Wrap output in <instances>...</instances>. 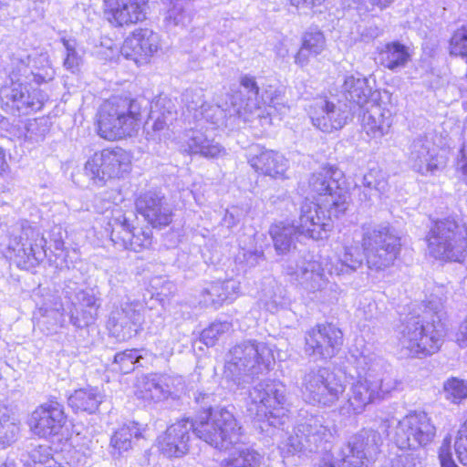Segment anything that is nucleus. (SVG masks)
<instances>
[{"label": "nucleus", "mask_w": 467, "mask_h": 467, "mask_svg": "<svg viewBox=\"0 0 467 467\" xmlns=\"http://www.w3.org/2000/svg\"><path fill=\"white\" fill-rule=\"evenodd\" d=\"M212 420L182 419L167 428L157 439L159 451L166 457H182L189 451L192 432L212 447L226 451L242 441V427L229 410L213 414Z\"/></svg>", "instance_id": "nucleus-1"}, {"label": "nucleus", "mask_w": 467, "mask_h": 467, "mask_svg": "<svg viewBox=\"0 0 467 467\" xmlns=\"http://www.w3.org/2000/svg\"><path fill=\"white\" fill-rule=\"evenodd\" d=\"M274 356L265 342L254 339L244 340L228 352L224 377L239 388H244L251 379L269 370Z\"/></svg>", "instance_id": "nucleus-2"}, {"label": "nucleus", "mask_w": 467, "mask_h": 467, "mask_svg": "<svg viewBox=\"0 0 467 467\" xmlns=\"http://www.w3.org/2000/svg\"><path fill=\"white\" fill-rule=\"evenodd\" d=\"M141 123V105L138 99L112 97L100 107L98 134L108 140L135 135Z\"/></svg>", "instance_id": "nucleus-3"}, {"label": "nucleus", "mask_w": 467, "mask_h": 467, "mask_svg": "<svg viewBox=\"0 0 467 467\" xmlns=\"http://www.w3.org/2000/svg\"><path fill=\"white\" fill-rule=\"evenodd\" d=\"M441 306V298L428 299L423 314L410 318V356L424 358L440 349L445 336Z\"/></svg>", "instance_id": "nucleus-4"}, {"label": "nucleus", "mask_w": 467, "mask_h": 467, "mask_svg": "<svg viewBox=\"0 0 467 467\" xmlns=\"http://www.w3.org/2000/svg\"><path fill=\"white\" fill-rule=\"evenodd\" d=\"M285 392V386L279 381L264 380L257 383L249 391V415L259 421L266 420L274 427L284 425L289 412Z\"/></svg>", "instance_id": "nucleus-5"}, {"label": "nucleus", "mask_w": 467, "mask_h": 467, "mask_svg": "<svg viewBox=\"0 0 467 467\" xmlns=\"http://www.w3.org/2000/svg\"><path fill=\"white\" fill-rule=\"evenodd\" d=\"M358 379L354 382L348 391V400L341 407L342 414H360L366 407L377 400H381L382 388L379 381L375 379V372L381 368V360L372 356H360L356 360Z\"/></svg>", "instance_id": "nucleus-6"}, {"label": "nucleus", "mask_w": 467, "mask_h": 467, "mask_svg": "<svg viewBox=\"0 0 467 467\" xmlns=\"http://www.w3.org/2000/svg\"><path fill=\"white\" fill-rule=\"evenodd\" d=\"M45 244L38 230L27 221H19L8 230L4 243L6 247L5 257L14 260L21 268L33 267L45 257Z\"/></svg>", "instance_id": "nucleus-7"}, {"label": "nucleus", "mask_w": 467, "mask_h": 467, "mask_svg": "<svg viewBox=\"0 0 467 467\" xmlns=\"http://www.w3.org/2000/svg\"><path fill=\"white\" fill-rule=\"evenodd\" d=\"M428 242L430 254L436 259L462 262L467 255V228L454 220L436 222Z\"/></svg>", "instance_id": "nucleus-8"}, {"label": "nucleus", "mask_w": 467, "mask_h": 467, "mask_svg": "<svg viewBox=\"0 0 467 467\" xmlns=\"http://www.w3.org/2000/svg\"><path fill=\"white\" fill-rule=\"evenodd\" d=\"M362 247L370 269L381 270L393 264L400 252V238L387 224L363 226Z\"/></svg>", "instance_id": "nucleus-9"}, {"label": "nucleus", "mask_w": 467, "mask_h": 467, "mask_svg": "<svg viewBox=\"0 0 467 467\" xmlns=\"http://www.w3.org/2000/svg\"><path fill=\"white\" fill-rule=\"evenodd\" d=\"M345 389L346 386L341 379L328 368H311L302 377V395L309 404L331 407L339 400Z\"/></svg>", "instance_id": "nucleus-10"}, {"label": "nucleus", "mask_w": 467, "mask_h": 467, "mask_svg": "<svg viewBox=\"0 0 467 467\" xmlns=\"http://www.w3.org/2000/svg\"><path fill=\"white\" fill-rule=\"evenodd\" d=\"M299 420L286 441L282 450L287 454L312 453L325 449V444L332 437L330 429L324 424L321 418L307 415L306 412L299 414Z\"/></svg>", "instance_id": "nucleus-11"}, {"label": "nucleus", "mask_w": 467, "mask_h": 467, "mask_svg": "<svg viewBox=\"0 0 467 467\" xmlns=\"http://www.w3.org/2000/svg\"><path fill=\"white\" fill-rule=\"evenodd\" d=\"M340 177V171L329 167L312 174L309 179V190L313 198L324 208H329V213L335 217L344 214L348 206L349 196L339 186Z\"/></svg>", "instance_id": "nucleus-12"}, {"label": "nucleus", "mask_w": 467, "mask_h": 467, "mask_svg": "<svg viewBox=\"0 0 467 467\" xmlns=\"http://www.w3.org/2000/svg\"><path fill=\"white\" fill-rule=\"evenodd\" d=\"M381 445L382 438L378 431L362 430L339 450L334 461L324 459L320 467H361L364 460L378 454Z\"/></svg>", "instance_id": "nucleus-13"}, {"label": "nucleus", "mask_w": 467, "mask_h": 467, "mask_svg": "<svg viewBox=\"0 0 467 467\" xmlns=\"http://www.w3.org/2000/svg\"><path fill=\"white\" fill-rule=\"evenodd\" d=\"M130 169V157L120 148L95 152L85 164L86 174L99 185H103L109 179L123 176Z\"/></svg>", "instance_id": "nucleus-14"}, {"label": "nucleus", "mask_w": 467, "mask_h": 467, "mask_svg": "<svg viewBox=\"0 0 467 467\" xmlns=\"http://www.w3.org/2000/svg\"><path fill=\"white\" fill-rule=\"evenodd\" d=\"M110 229V240L118 249L130 250L136 253L149 248L152 242L150 229H137L129 223V218L119 207H115L108 216Z\"/></svg>", "instance_id": "nucleus-15"}, {"label": "nucleus", "mask_w": 467, "mask_h": 467, "mask_svg": "<svg viewBox=\"0 0 467 467\" xmlns=\"http://www.w3.org/2000/svg\"><path fill=\"white\" fill-rule=\"evenodd\" d=\"M143 306L136 300L121 299L109 312L108 328L119 340H128L142 330Z\"/></svg>", "instance_id": "nucleus-16"}, {"label": "nucleus", "mask_w": 467, "mask_h": 467, "mask_svg": "<svg viewBox=\"0 0 467 467\" xmlns=\"http://www.w3.org/2000/svg\"><path fill=\"white\" fill-rule=\"evenodd\" d=\"M308 115L316 128L330 133L347 124L352 115V107L339 99L319 98L310 104Z\"/></svg>", "instance_id": "nucleus-17"}, {"label": "nucleus", "mask_w": 467, "mask_h": 467, "mask_svg": "<svg viewBox=\"0 0 467 467\" xmlns=\"http://www.w3.org/2000/svg\"><path fill=\"white\" fill-rule=\"evenodd\" d=\"M328 263L323 266L319 261L300 257L286 265L285 273L290 276L291 281L302 289L308 293H316L324 290L327 285L330 286V289L337 286L328 282Z\"/></svg>", "instance_id": "nucleus-18"}, {"label": "nucleus", "mask_w": 467, "mask_h": 467, "mask_svg": "<svg viewBox=\"0 0 467 467\" xmlns=\"http://www.w3.org/2000/svg\"><path fill=\"white\" fill-rule=\"evenodd\" d=\"M343 344L340 329L331 324L317 325L306 332L305 353L315 360L336 356Z\"/></svg>", "instance_id": "nucleus-19"}, {"label": "nucleus", "mask_w": 467, "mask_h": 467, "mask_svg": "<svg viewBox=\"0 0 467 467\" xmlns=\"http://www.w3.org/2000/svg\"><path fill=\"white\" fill-rule=\"evenodd\" d=\"M31 82L18 78L1 88V99L19 114L27 115L40 110L47 100V96L39 88H33Z\"/></svg>", "instance_id": "nucleus-20"}, {"label": "nucleus", "mask_w": 467, "mask_h": 467, "mask_svg": "<svg viewBox=\"0 0 467 467\" xmlns=\"http://www.w3.org/2000/svg\"><path fill=\"white\" fill-rule=\"evenodd\" d=\"M329 208L313 202H305L300 209V216L296 222L298 235L313 240H322L328 236L333 228Z\"/></svg>", "instance_id": "nucleus-21"}, {"label": "nucleus", "mask_w": 467, "mask_h": 467, "mask_svg": "<svg viewBox=\"0 0 467 467\" xmlns=\"http://www.w3.org/2000/svg\"><path fill=\"white\" fill-rule=\"evenodd\" d=\"M66 422L64 407L56 400H49L36 407L28 420L31 431L40 438L59 435Z\"/></svg>", "instance_id": "nucleus-22"}, {"label": "nucleus", "mask_w": 467, "mask_h": 467, "mask_svg": "<svg viewBox=\"0 0 467 467\" xmlns=\"http://www.w3.org/2000/svg\"><path fill=\"white\" fill-rule=\"evenodd\" d=\"M66 296L71 302L70 323L77 328H84L93 324L99 308V298L92 289H73L67 286Z\"/></svg>", "instance_id": "nucleus-23"}, {"label": "nucleus", "mask_w": 467, "mask_h": 467, "mask_svg": "<svg viewBox=\"0 0 467 467\" xmlns=\"http://www.w3.org/2000/svg\"><path fill=\"white\" fill-rule=\"evenodd\" d=\"M159 48V35L149 28H140L125 39L120 53L127 59L140 65L146 63Z\"/></svg>", "instance_id": "nucleus-24"}, {"label": "nucleus", "mask_w": 467, "mask_h": 467, "mask_svg": "<svg viewBox=\"0 0 467 467\" xmlns=\"http://www.w3.org/2000/svg\"><path fill=\"white\" fill-rule=\"evenodd\" d=\"M136 209L152 227H164L172 220V212L165 197L159 192L149 191L136 200Z\"/></svg>", "instance_id": "nucleus-25"}, {"label": "nucleus", "mask_w": 467, "mask_h": 467, "mask_svg": "<svg viewBox=\"0 0 467 467\" xmlns=\"http://www.w3.org/2000/svg\"><path fill=\"white\" fill-rule=\"evenodd\" d=\"M148 0H107L105 16L115 26L137 24L146 18Z\"/></svg>", "instance_id": "nucleus-26"}, {"label": "nucleus", "mask_w": 467, "mask_h": 467, "mask_svg": "<svg viewBox=\"0 0 467 467\" xmlns=\"http://www.w3.org/2000/svg\"><path fill=\"white\" fill-rule=\"evenodd\" d=\"M242 106L237 104L236 97H226L225 99H216L214 105L205 104L200 112L198 118H194L197 121L205 120L215 127H221L226 124L227 119H240Z\"/></svg>", "instance_id": "nucleus-27"}, {"label": "nucleus", "mask_w": 467, "mask_h": 467, "mask_svg": "<svg viewBox=\"0 0 467 467\" xmlns=\"http://www.w3.org/2000/svg\"><path fill=\"white\" fill-rule=\"evenodd\" d=\"M248 162L256 171L273 177L284 178L288 169V161L281 153L256 148L254 153H251Z\"/></svg>", "instance_id": "nucleus-28"}, {"label": "nucleus", "mask_w": 467, "mask_h": 467, "mask_svg": "<svg viewBox=\"0 0 467 467\" xmlns=\"http://www.w3.org/2000/svg\"><path fill=\"white\" fill-rule=\"evenodd\" d=\"M31 57L26 51H18L11 57V82L18 78L24 81H34L37 85L51 80L54 76L52 68L48 67L44 73L35 71L31 66Z\"/></svg>", "instance_id": "nucleus-29"}, {"label": "nucleus", "mask_w": 467, "mask_h": 467, "mask_svg": "<svg viewBox=\"0 0 467 467\" xmlns=\"http://www.w3.org/2000/svg\"><path fill=\"white\" fill-rule=\"evenodd\" d=\"M342 92L347 100L359 108L377 102L379 94L373 90L368 81L363 77L348 76L342 86Z\"/></svg>", "instance_id": "nucleus-30"}, {"label": "nucleus", "mask_w": 467, "mask_h": 467, "mask_svg": "<svg viewBox=\"0 0 467 467\" xmlns=\"http://www.w3.org/2000/svg\"><path fill=\"white\" fill-rule=\"evenodd\" d=\"M391 123V112L377 102L368 106L363 114L362 127L371 139L378 140L387 134Z\"/></svg>", "instance_id": "nucleus-31"}, {"label": "nucleus", "mask_w": 467, "mask_h": 467, "mask_svg": "<svg viewBox=\"0 0 467 467\" xmlns=\"http://www.w3.org/2000/svg\"><path fill=\"white\" fill-rule=\"evenodd\" d=\"M186 137L185 150L190 154H200L211 159L226 155V150L219 142L199 130H189Z\"/></svg>", "instance_id": "nucleus-32"}, {"label": "nucleus", "mask_w": 467, "mask_h": 467, "mask_svg": "<svg viewBox=\"0 0 467 467\" xmlns=\"http://www.w3.org/2000/svg\"><path fill=\"white\" fill-rule=\"evenodd\" d=\"M240 283L234 279L210 284L202 293V303L206 306H221L232 302L239 294Z\"/></svg>", "instance_id": "nucleus-33"}, {"label": "nucleus", "mask_w": 467, "mask_h": 467, "mask_svg": "<svg viewBox=\"0 0 467 467\" xmlns=\"http://www.w3.org/2000/svg\"><path fill=\"white\" fill-rule=\"evenodd\" d=\"M143 431L144 428L138 422L129 421L124 423L111 436V453L121 455L132 449L134 440L142 438Z\"/></svg>", "instance_id": "nucleus-34"}, {"label": "nucleus", "mask_w": 467, "mask_h": 467, "mask_svg": "<svg viewBox=\"0 0 467 467\" xmlns=\"http://www.w3.org/2000/svg\"><path fill=\"white\" fill-rule=\"evenodd\" d=\"M240 84L244 91L248 94L247 100L244 102L240 93L226 94V97H236L237 104L242 106L244 115L240 114V119L244 122L249 121L252 115L260 109L259 92L261 88L258 86L254 78L249 75L242 76Z\"/></svg>", "instance_id": "nucleus-35"}, {"label": "nucleus", "mask_w": 467, "mask_h": 467, "mask_svg": "<svg viewBox=\"0 0 467 467\" xmlns=\"http://www.w3.org/2000/svg\"><path fill=\"white\" fill-rule=\"evenodd\" d=\"M103 400L98 388L88 387L75 390L67 399L68 406L76 412L94 413Z\"/></svg>", "instance_id": "nucleus-36"}, {"label": "nucleus", "mask_w": 467, "mask_h": 467, "mask_svg": "<svg viewBox=\"0 0 467 467\" xmlns=\"http://www.w3.org/2000/svg\"><path fill=\"white\" fill-rule=\"evenodd\" d=\"M363 263V254L357 245L345 246L342 254L335 262L330 261L328 274L337 275L348 274L356 271Z\"/></svg>", "instance_id": "nucleus-37"}, {"label": "nucleus", "mask_w": 467, "mask_h": 467, "mask_svg": "<svg viewBox=\"0 0 467 467\" xmlns=\"http://www.w3.org/2000/svg\"><path fill=\"white\" fill-rule=\"evenodd\" d=\"M436 433L434 425L424 411L410 413V436L421 447L432 441Z\"/></svg>", "instance_id": "nucleus-38"}, {"label": "nucleus", "mask_w": 467, "mask_h": 467, "mask_svg": "<svg viewBox=\"0 0 467 467\" xmlns=\"http://www.w3.org/2000/svg\"><path fill=\"white\" fill-rule=\"evenodd\" d=\"M269 234L273 240L274 247L278 254L290 252L295 244V236L298 234L296 224L279 222L271 225Z\"/></svg>", "instance_id": "nucleus-39"}, {"label": "nucleus", "mask_w": 467, "mask_h": 467, "mask_svg": "<svg viewBox=\"0 0 467 467\" xmlns=\"http://www.w3.org/2000/svg\"><path fill=\"white\" fill-rule=\"evenodd\" d=\"M165 393L161 383V374L151 373L138 379L136 385L138 398L157 402L165 400Z\"/></svg>", "instance_id": "nucleus-40"}, {"label": "nucleus", "mask_w": 467, "mask_h": 467, "mask_svg": "<svg viewBox=\"0 0 467 467\" xmlns=\"http://www.w3.org/2000/svg\"><path fill=\"white\" fill-rule=\"evenodd\" d=\"M326 47V39L322 32L311 30L305 33L302 47L295 57V61L300 66H305L310 56L319 55Z\"/></svg>", "instance_id": "nucleus-41"}, {"label": "nucleus", "mask_w": 467, "mask_h": 467, "mask_svg": "<svg viewBox=\"0 0 467 467\" xmlns=\"http://www.w3.org/2000/svg\"><path fill=\"white\" fill-rule=\"evenodd\" d=\"M407 57V47L398 42H392L385 45L379 50L377 59L383 67L395 70L405 66Z\"/></svg>", "instance_id": "nucleus-42"}, {"label": "nucleus", "mask_w": 467, "mask_h": 467, "mask_svg": "<svg viewBox=\"0 0 467 467\" xmlns=\"http://www.w3.org/2000/svg\"><path fill=\"white\" fill-rule=\"evenodd\" d=\"M149 356V351L146 349H126L118 352L114 356L113 368L120 373L127 374L134 370L136 367H142V360Z\"/></svg>", "instance_id": "nucleus-43"}, {"label": "nucleus", "mask_w": 467, "mask_h": 467, "mask_svg": "<svg viewBox=\"0 0 467 467\" xmlns=\"http://www.w3.org/2000/svg\"><path fill=\"white\" fill-rule=\"evenodd\" d=\"M176 112L167 110L159 115L154 112L150 116V120L145 124L147 139L152 140H161L168 135L169 127L175 119Z\"/></svg>", "instance_id": "nucleus-44"}, {"label": "nucleus", "mask_w": 467, "mask_h": 467, "mask_svg": "<svg viewBox=\"0 0 467 467\" xmlns=\"http://www.w3.org/2000/svg\"><path fill=\"white\" fill-rule=\"evenodd\" d=\"M264 456L253 448L238 449L227 459L222 461L220 467H261Z\"/></svg>", "instance_id": "nucleus-45"}, {"label": "nucleus", "mask_w": 467, "mask_h": 467, "mask_svg": "<svg viewBox=\"0 0 467 467\" xmlns=\"http://www.w3.org/2000/svg\"><path fill=\"white\" fill-rule=\"evenodd\" d=\"M357 187L363 188L360 201L370 202L375 198H379L386 192L387 182L382 179H378L377 172L370 171L363 176L361 184Z\"/></svg>", "instance_id": "nucleus-46"}, {"label": "nucleus", "mask_w": 467, "mask_h": 467, "mask_svg": "<svg viewBox=\"0 0 467 467\" xmlns=\"http://www.w3.org/2000/svg\"><path fill=\"white\" fill-rule=\"evenodd\" d=\"M417 152V158L420 163H415L414 168L421 174L432 173L445 165V158L443 156L431 153L430 149L424 145Z\"/></svg>", "instance_id": "nucleus-47"}, {"label": "nucleus", "mask_w": 467, "mask_h": 467, "mask_svg": "<svg viewBox=\"0 0 467 467\" xmlns=\"http://www.w3.org/2000/svg\"><path fill=\"white\" fill-rule=\"evenodd\" d=\"M233 331V325L228 321H215L201 333V340L207 346L213 347L225 335Z\"/></svg>", "instance_id": "nucleus-48"}, {"label": "nucleus", "mask_w": 467, "mask_h": 467, "mask_svg": "<svg viewBox=\"0 0 467 467\" xmlns=\"http://www.w3.org/2000/svg\"><path fill=\"white\" fill-rule=\"evenodd\" d=\"M170 3L165 21L168 26H186L192 21V15L186 9V4L180 1Z\"/></svg>", "instance_id": "nucleus-49"}, {"label": "nucleus", "mask_w": 467, "mask_h": 467, "mask_svg": "<svg viewBox=\"0 0 467 467\" xmlns=\"http://www.w3.org/2000/svg\"><path fill=\"white\" fill-rule=\"evenodd\" d=\"M445 399L458 404L467 399V380L451 377L443 383Z\"/></svg>", "instance_id": "nucleus-50"}, {"label": "nucleus", "mask_w": 467, "mask_h": 467, "mask_svg": "<svg viewBox=\"0 0 467 467\" xmlns=\"http://www.w3.org/2000/svg\"><path fill=\"white\" fill-rule=\"evenodd\" d=\"M262 94H259L260 108L266 106L269 108L268 115H272L274 110L284 113L286 109L285 105L283 103V96L277 88L269 85L267 88H262Z\"/></svg>", "instance_id": "nucleus-51"}, {"label": "nucleus", "mask_w": 467, "mask_h": 467, "mask_svg": "<svg viewBox=\"0 0 467 467\" xmlns=\"http://www.w3.org/2000/svg\"><path fill=\"white\" fill-rule=\"evenodd\" d=\"M29 459L32 463L29 467H62L51 457L50 448L46 445H38L29 451Z\"/></svg>", "instance_id": "nucleus-52"}, {"label": "nucleus", "mask_w": 467, "mask_h": 467, "mask_svg": "<svg viewBox=\"0 0 467 467\" xmlns=\"http://www.w3.org/2000/svg\"><path fill=\"white\" fill-rule=\"evenodd\" d=\"M182 100L187 109L193 111L194 118H198V113L206 104L204 91L200 88L187 89L182 95Z\"/></svg>", "instance_id": "nucleus-53"}, {"label": "nucleus", "mask_w": 467, "mask_h": 467, "mask_svg": "<svg viewBox=\"0 0 467 467\" xmlns=\"http://www.w3.org/2000/svg\"><path fill=\"white\" fill-rule=\"evenodd\" d=\"M194 400L203 410V413L199 416L196 421H200L202 419L211 421V417H213V413L220 410H226L225 409L213 410V403L216 402V398L213 392L198 391L194 394Z\"/></svg>", "instance_id": "nucleus-54"}, {"label": "nucleus", "mask_w": 467, "mask_h": 467, "mask_svg": "<svg viewBox=\"0 0 467 467\" xmlns=\"http://www.w3.org/2000/svg\"><path fill=\"white\" fill-rule=\"evenodd\" d=\"M396 444L402 451L397 458L392 461L391 467H407L409 462V456L404 452V450L409 448V436L405 432L403 423H400L396 431Z\"/></svg>", "instance_id": "nucleus-55"}, {"label": "nucleus", "mask_w": 467, "mask_h": 467, "mask_svg": "<svg viewBox=\"0 0 467 467\" xmlns=\"http://www.w3.org/2000/svg\"><path fill=\"white\" fill-rule=\"evenodd\" d=\"M65 49H66V57L64 58V67L70 70L71 72H75L78 70L80 64L82 63V56L76 48V43L71 40H64L63 41Z\"/></svg>", "instance_id": "nucleus-56"}, {"label": "nucleus", "mask_w": 467, "mask_h": 467, "mask_svg": "<svg viewBox=\"0 0 467 467\" xmlns=\"http://www.w3.org/2000/svg\"><path fill=\"white\" fill-rule=\"evenodd\" d=\"M161 383L166 392L165 400L171 396H178L184 388L182 378L177 375L161 374Z\"/></svg>", "instance_id": "nucleus-57"}, {"label": "nucleus", "mask_w": 467, "mask_h": 467, "mask_svg": "<svg viewBox=\"0 0 467 467\" xmlns=\"http://www.w3.org/2000/svg\"><path fill=\"white\" fill-rule=\"evenodd\" d=\"M49 128L47 121L41 119H33L27 123L26 136L34 141H40L44 140L46 134L48 132Z\"/></svg>", "instance_id": "nucleus-58"}, {"label": "nucleus", "mask_w": 467, "mask_h": 467, "mask_svg": "<svg viewBox=\"0 0 467 467\" xmlns=\"http://www.w3.org/2000/svg\"><path fill=\"white\" fill-rule=\"evenodd\" d=\"M454 447L459 461L467 466V419L458 431Z\"/></svg>", "instance_id": "nucleus-59"}, {"label": "nucleus", "mask_w": 467, "mask_h": 467, "mask_svg": "<svg viewBox=\"0 0 467 467\" xmlns=\"http://www.w3.org/2000/svg\"><path fill=\"white\" fill-rule=\"evenodd\" d=\"M18 431L19 427L15 422H0V445L5 446L13 442Z\"/></svg>", "instance_id": "nucleus-60"}, {"label": "nucleus", "mask_w": 467, "mask_h": 467, "mask_svg": "<svg viewBox=\"0 0 467 467\" xmlns=\"http://www.w3.org/2000/svg\"><path fill=\"white\" fill-rule=\"evenodd\" d=\"M451 436H447L443 439L442 444L439 450V459L441 463L445 462L453 461L451 458Z\"/></svg>", "instance_id": "nucleus-61"}, {"label": "nucleus", "mask_w": 467, "mask_h": 467, "mask_svg": "<svg viewBox=\"0 0 467 467\" xmlns=\"http://www.w3.org/2000/svg\"><path fill=\"white\" fill-rule=\"evenodd\" d=\"M456 167L459 171L467 177V142L462 145L457 157Z\"/></svg>", "instance_id": "nucleus-62"}, {"label": "nucleus", "mask_w": 467, "mask_h": 467, "mask_svg": "<svg viewBox=\"0 0 467 467\" xmlns=\"http://www.w3.org/2000/svg\"><path fill=\"white\" fill-rule=\"evenodd\" d=\"M222 222L223 224L229 229L234 227L239 223V214L237 210L235 208L227 210Z\"/></svg>", "instance_id": "nucleus-63"}, {"label": "nucleus", "mask_w": 467, "mask_h": 467, "mask_svg": "<svg viewBox=\"0 0 467 467\" xmlns=\"http://www.w3.org/2000/svg\"><path fill=\"white\" fill-rule=\"evenodd\" d=\"M382 370V368H380V370L379 372H375L374 375H375V379H378L379 381V385L382 387V388H387V391H382V399L385 398V395H387L388 393H389L392 389H394L396 388V383L395 382H392L390 379H381L379 376H380V372Z\"/></svg>", "instance_id": "nucleus-64"}]
</instances>
